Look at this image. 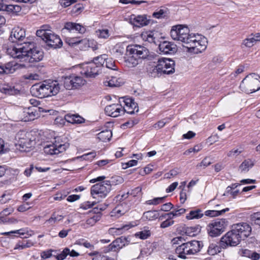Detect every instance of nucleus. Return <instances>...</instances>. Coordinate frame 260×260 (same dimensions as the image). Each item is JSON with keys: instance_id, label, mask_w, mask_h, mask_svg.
Returning <instances> with one entry per match:
<instances>
[{"instance_id": "nucleus-47", "label": "nucleus", "mask_w": 260, "mask_h": 260, "mask_svg": "<svg viewBox=\"0 0 260 260\" xmlns=\"http://www.w3.org/2000/svg\"><path fill=\"white\" fill-rule=\"evenodd\" d=\"M136 236L141 239L145 240L150 236V232L149 231H143L137 233Z\"/></svg>"}, {"instance_id": "nucleus-18", "label": "nucleus", "mask_w": 260, "mask_h": 260, "mask_svg": "<svg viewBox=\"0 0 260 260\" xmlns=\"http://www.w3.org/2000/svg\"><path fill=\"white\" fill-rule=\"evenodd\" d=\"M158 49L164 54H174L177 51L176 45L167 41L160 42L158 44Z\"/></svg>"}, {"instance_id": "nucleus-38", "label": "nucleus", "mask_w": 260, "mask_h": 260, "mask_svg": "<svg viewBox=\"0 0 260 260\" xmlns=\"http://www.w3.org/2000/svg\"><path fill=\"white\" fill-rule=\"evenodd\" d=\"M107 59V55L103 54L100 56L94 57L93 61H95V63L97 64V66L100 67L101 70L104 64L105 63Z\"/></svg>"}, {"instance_id": "nucleus-49", "label": "nucleus", "mask_w": 260, "mask_h": 260, "mask_svg": "<svg viewBox=\"0 0 260 260\" xmlns=\"http://www.w3.org/2000/svg\"><path fill=\"white\" fill-rule=\"evenodd\" d=\"M66 42L70 46H73L75 45H77L80 43L81 40H79V39L77 38H69L66 39Z\"/></svg>"}, {"instance_id": "nucleus-16", "label": "nucleus", "mask_w": 260, "mask_h": 260, "mask_svg": "<svg viewBox=\"0 0 260 260\" xmlns=\"http://www.w3.org/2000/svg\"><path fill=\"white\" fill-rule=\"evenodd\" d=\"M126 110L122 108L119 104H112L107 106L105 108V112L108 116L117 117L121 115V113H124Z\"/></svg>"}, {"instance_id": "nucleus-17", "label": "nucleus", "mask_w": 260, "mask_h": 260, "mask_svg": "<svg viewBox=\"0 0 260 260\" xmlns=\"http://www.w3.org/2000/svg\"><path fill=\"white\" fill-rule=\"evenodd\" d=\"M39 114L36 107H29L23 109L21 117L23 121L27 122L35 120L39 117Z\"/></svg>"}, {"instance_id": "nucleus-3", "label": "nucleus", "mask_w": 260, "mask_h": 260, "mask_svg": "<svg viewBox=\"0 0 260 260\" xmlns=\"http://www.w3.org/2000/svg\"><path fill=\"white\" fill-rule=\"evenodd\" d=\"M252 228L247 222H239L234 224L231 229L220 239L221 246L223 249L229 246H236L242 240H244L250 236Z\"/></svg>"}, {"instance_id": "nucleus-45", "label": "nucleus", "mask_w": 260, "mask_h": 260, "mask_svg": "<svg viewBox=\"0 0 260 260\" xmlns=\"http://www.w3.org/2000/svg\"><path fill=\"white\" fill-rule=\"evenodd\" d=\"M121 241V239L117 238L111 243V247H113L115 251L124 246V244H120Z\"/></svg>"}, {"instance_id": "nucleus-56", "label": "nucleus", "mask_w": 260, "mask_h": 260, "mask_svg": "<svg viewBox=\"0 0 260 260\" xmlns=\"http://www.w3.org/2000/svg\"><path fill=\"white\" fill-rule=\"evenodd\" d=\"M174 223V221L172 218H167L166 220L162 222L160 224V227L162 229L166 228L172 225Z\"/></svg>"}, {"instance_id": "nucleus-12", "label": "nucleus", "mask_w": 260, "mask_h": 260, "mask_svg": "<svg viewBox=\"0 0 260 260\" xmlns=\"http://www.w3.org/2000/svg\"><path fill=\"white\" fill-rule=\"evenodd\" d=\"M31 134L30 132L20 131L17 135L16 137L18 139V143L22 151H27V148H30L35 144V139L30 137Z\"/></svg>"}, {"instance_id": "nucleus-58", "label": "nucleus", "mask_w": 260, "mask_h": 260, "mask_svg": "<svg viewBox=\"0 0 260 260\" xmlns=\"http://www.w3.org/2000/svg\"><path fill=\"white\" fill-rule=\"evenodd\" d=\"M107 207L108 205L106 204L98 205L96 207L93 208L91 211L92 212L101 213V211L105 210Z\"/></svg>"}, {"instance_id": "nucleus-25", "label": "nucleus", "mask_w": 260, "mask_h": 260, "mask_svg": "<svg viewBox=\"0 0 260 260\" xmlns=\"http://www.w3.org/2000/svg\"><path fill=\"white\" fill-rule=\"evenodd\" d=\"M169 9L165 6L158 8L152 14V16L157 19L168 18L169 17Z\"/></svg>"}, {"instance_id": "nucleus-31", "label": "nucleus", "mask_w": 260, "mask_h": 260, "mask_svg": "<svg viewBox=\"0 0 260 260\" xmlns=\"http://www.w3.org/2000/svg\"><path fill=\"white\" fill-rule=\"evenodd\" d=\"M159 213L156 210H149L144 212L142 218L148 220H153L158 218Z\"/></svg>"}, {"instance_id": "nucleus-46", "label": "nucleus", "mask_w": 260, "mask_h": 260, "mask_svg": "<svg viewBox=\"0 0 260 260\" xmlns=\"http://www.w3.org/2000/svg\"><path fill=\"white\" fill-rule=\"evenodd\" d=\"M84 7L82 3L76 4L73 7L72 13L76 15L80 14L84 9Z\"/></svg>"}, {"instance_id": "nucleus-13", "label": "nucleus", "mask_w": 260, "mask_h": 260, "mask_svg": "<svg viewBox=\"0 0 260 260\" xmlns=\"http://www.w3.org/2000/svg\"><path fill=\"white\" fill-rule=\"evenodd\" d=\"M69 146V143H64L62 144L59 141L58 139V142L56 140L55 143L45 145L44 147V151L46 154L49 155L58 154L66 151Z\"/></svg>"}, {"instance_id": "nucleus-27", "label": "nucleus", "mask_w": 260, "mask_h": 260, "mask_svg": "<svg viewBox=\"0 0 260 260\" xmlns=\"http://www.w3.org/2000/svg\"><path fill=\"white\" fill-rule=\"evenodd\" d=\"M34 242L31 240H27L25 238L17 243L14 249L22 250L27 248L31 247L34 245Z\"/></svg>"}, {"instance_id": "nucleus-26", "label": "nucleus", "mask_w": 260, "mask_h": 260, "mask_svg": "<svg viewBox=\"0 0 260 260\" xmlns=\"http://www.w3.org/2000/svg\"><path fill=\"white\" fill-rule=\"evenodd\" d=\"M0 91L7 95H16L19 93V90L15 89V87L8 84L0 85Z\"/></svg>"}, {"instance_id": "nucleus-48", "label": "nucleus", "mask_w": 260, "mask_h": 260, "mask_svg": "<svg viewBox=\"0 0 260 260\" xmlns=\"http://www.w3.org/2000/svg\"><path fill=\"white\" fill-rule=\"evenodd\" d=\"M146 41L151 43H153L156 45L158 42L157 39L154 36V33L152 31L147 35Z\"/></svg>"}, {"instance_id": "nucleus-51", "label": "nucleus", "mask_w": 260, "mask_h": 260, "mask_svg": "<svg viewBox=\"0 0 260 260\" xmlns=\"http://www.w3.org/2000/svg\"><path fill=\"white\" fill-rule=\"evenodd\" d=\"M63 218L62 215H56L55 213L52 214L51 217L47 220L50 223H55L56 221L61 220Z\"/></svg>"}, {"instance_id": "nucleus-29", "label": "nucleus", "mask_w": 260, "mask_h": 260, "mask_svg": "<svg viewBox=\"0 0 260 260\" xmlns=\"http://www.w3.org/2000/svg\"><path fill=\"white\" fill-rule=\"evenodd\" d=\"M98 138L101 141H109L112 137V133L110 130L106 129L99 133L98 135Z\"/></svg>"}, {"instance_id": "nucleus-37", "label": "nucleus", "mask_w": 260, "mask_h": 260, "mask_svg": "<svg viewBox=\"0 0 260 260\" xmlns=\"http://www.w3.org/2000/svg\"><path fill=\"white\" fill-rule=\"evenodd\" d=\"M3 68L5 70V74H13L16 71V67H15L14 64L12 62H9L3 65Z\"/></svg>"}, {"instance_id": "nucleus-40", "label": "nucleus", "mask_w": 260, "mask_h": 260, "mask_svg": "<svg viewBox=\"0 0 260 260\" xmlns=\"http://www.w3.org/2000/svg\"><path fill=\"white\" fill-rule=\"evenodd\" d=\"M56 252L57 250L49 249L47 250L43 251L40 254V256L42 259H45L47 258H50L52 256H54L52 254V252H54L55 253H56Z\"/></svg>"}, {"instance_id": "nucleus-63", "label": "nucleus", "mask_w": 260, "mask_h": 260, "mask_svg": "<svg viewBox=\"0 0 260 260\" xmlns=\"http://www.w3.org/2000/svg\"><path fill=\"white\" fill-rule=\"evenodd\" d=\"M137 163H138V161L137 160L132 159L129 161H128L127 162H126L124 164H123V165H122L123 168L125 169L128 168L129 167H133L134 166L137 165Z\"/></svg>"}, {"instance_id": "nucleus-33", "label": "nucleus", "mask_w": 260, "mask_h": 260, "mask_svg": "<svg viewBox=\"0 0 260 260\" xmlns=\"http://www.w3.org/2000/svg\"><path fill=\"white\" fill-rule=\"evenodd\" d=\"M132 226L129 224H125L119 228H110L108 232L110 234L118 235L122 234L123 231L128 230Z\"/></svg>"}, {"instance_id": "nucleus-64", "label": "nucleus", "mask_w": 260, "mask_h": 260, "mask_svg": "<svg viewBox=\"0 0 260 260\" xmlns=\"http://www.w3.org/2000/svg\"><path fill=\"white\" fill-rule=\"evenodd\" d=\"M96 156V153L95 152H91L90 153L84 154L82 156V157L84 160H92Z\"/></svg>"}, {"instance_id": "nucleus-59", "label": "nucleus", "mask_w": 260, "mask_h": 260, "mask_svg": "<svg viewBox=\"0 0 260 260\" xmlns=\"http://www.w3.org/2000/svg\"><path fill=\"white\" fill-rule=\"evenodd\" d=\"M39 76L37 74L29 73L23 76L24 79L29 80H36L39 79Z\"/></svg>"}, {"instance_id": "nucleus-61", "label": "nucleus", "mask_w": 260, "mask_h": 260, "mask_svg": "<svg viewBox=\"0 0 260 260\" xmlns=\"http://www.w3.org/2000/svg\"><path fill=\"white\" fill-rule=\"evenodd\" d=\"M141 187L138 186L131 190L130 191H128L127 194L133 196V197H136L141 193Z\"/></svg>"}, {"instance_id": "nucleus-50", "label": "nucleus", "mask_w": 260, "mask_h": 260, "mask_svg": "<svg viewBox=\"0 0 260 260\" xmlns=\"http://www.w3.org/2000/svg\"><path fill=\"white\" fill-rule=\"evenodd\" d=\"M211 164L212 162L211 161V158L209 157H206L202 160V161L200 164H199L197 166V167H201L203 166L204 168H206L208 166L210 165Z\"/></svg>"}, {"instance_id": "nucleus-2", "label": "nucleus", "mask_w": 260, "mask_h": 260, "mask_svg": "<svg viewBox=\"0 0 260 260\" xmlns=\"http://www.w3.org/2000/svg\"><path fill=\"white\" fill-rule=\"evenodd\" d=\"M25 46L21 47H14L8 48L7 52L14 58L20 61H28L29 63L37 62L44 57V52L39 47L35 46L33 42L25 43Z\"/></svg>"}, {"instance_id": "nucleus-23", "label": "nucleus", "mask_w": 260, "mask_h": 260, "mask_svg": "<svg viewBox=\"0 0 260 260\" xmlns=\"http://www.w3.org/2000/svg\"><path fill=\"white\" fill-rule=\"evenodd\" d=\"M61 79L63 81L64 87L66 89L71 90L77 88L74 84L73 74L68 73L61 76Z\"/></svg>"}, {"instance_id": "nucleus-6", "label": "nucleus", "mask_w": 260, "mask_h": 260, "mask_svg": "<svg viewBox=\"0 0 260 260\" xmlns=\"http://www.w3.org/2000/svg\"><path fill=\"white\" fill-rule=\"evenodd\" d=\"M36 35L45 42L47 45L50 48L55 49L62 46V42L59 37L50 29L43 28L38 30Z\"/></svg>"}, {"instance_id": "nucleus-11", "label": "nucleus", "mask_w": 260, "mask_h": 260, "mask_svg": "<svg viewBox=\"0 0 260 260\" xmlns=\"http://www.w3.org/2000/svg\"><path fill=\"white\" fill-rule=\"evenodd\" d=\"M25 38V29L20 27H15L11 32L9 40L12 43L16 44V46H14L9 48L12 49L14 47H21L25 46V43L28 42L23 41Z\"/></svg>"}, {"instance_id": "nucleus-44", "label": "nucleus", "mask_w": 260, "mask_h": 260, "mask_svg": "<svg viewBox=\"0 0 260 260\" xmlns=\"http://www.w3.org/2000/svg\"><path fill=\"white\" fill-rule=\"evenodd\" d=\"M56 253L57 254L56 255H54V256H55V257L57 260H63L66 258L69 253V248L66 247L64 248L61 253L57 254V252Z\"/></svg>"}, {"instance_id": "nucleus-52", "label": "nucleus", "mask_w": 260, "mask_h": 260, "mask_svg": "<svg viewBox=\"0 0 260 260\" xmlns=\"http://www.w3.org/2000/svg\"><path fill=\"white\" fill-rule=\"evenodd\" d=\"M202 146L200 145H195L192 148H189V149L186 150L184 152V155H188L190 153L192 152H199L200 150L202 149Z\"/></svg>"}, {"instance_id": "nucleus-53", "label": "nucleus", "mask_w": 260, "mask_h": 260, "mask_svg": "<svg viewBox=\"0 0 260 260\" xmlns=\"http://www.w3.org/2000/svg\"><path fill=\"white\" fill-rule=\"evenodd\" d=\"M106 67L110 69L116 70V69L115 68V64L114 61L113 60L112 58H107L105 62Z\"/></svg>"}, {"instance_id": "nucleus-24", "label": "nucleus", "mask_w": 260, "mask_h": 260, "mask_svg": "<svg viewBox=\"0 0 260 260\" xmlns=\"http://www.w3.org/2000/svg\"><path fill=\"white\" fill-rule=\"evenodd\" d=\"M201 231V226L200 225H196L193 226H186L184 225L182 227V232L186 236L190 237H194L199 234Z\"/></svg>"}, {"instance_id": "nucleus-5", "label": "nucleus", "mask_w": 260, "mask_h": 260, "mask_svg": "<svg viewBox=\"0 0 260 260\" xmlns=\"http://www.w3.org/2000/svg\"><path fill=\"white\" fill-rule=\"evenodd\" d=\"M240 89L247 93H251L260 89V76L251 73L246 76L241 81Z\"/></svg>"}, {"instance_id": "nucleus-7", "label": "nucleus", "mask_w": 260, "mask_h": 260, "mask_svg": "<svg viewBox=\"0 0 260 260\" xmlns=\"http://www.w3.org/2000/svg\"><path fill=\"white\" fill-rule=\"evenodd\" d=\"M112 184L110 180H106L92 185L90 188V194L93 198L98 199L97 202L105 198L111 190Z\"/></svg>"}, {"instance_id": "nucleus-54", "label": "nucleus", "mask_w": 260, "mask_h": 260, "mask_svg": "<svg viewBox=\"0 0 260 260\" xmlns=\"http://www.w3.org/2000/svg\"><path fill=\"white\" fill-rule=\"evenodd\" d=\"M2 7L0 8V11L1 10H4L10 13H13V10L15 9V7L13 5H5L3 3H2Z\"/></svg>"}, {"instance_id": "nucleus-1", "label": "nucleus", "mask_w": 260, "mask_h": 260, "mask_svg": "<svg viewBox=\"0 0 260 260\" xmlns=\"http://www.w3.org/2000/svg\"><path fill=\"white\" fill-rule=\"evenodd\" d=\"M127 58L125 60L126 66L129 68L136 67L142 59L154 60L153 62H160L165 70H172L175 72L174 60L169 58H160L156 55H151L149 50L145 47L138 45H130L126 47Z\"/></svg>"}, {"instance_id": "nucleus-21", "label": "nucleus", "mask_w": 260, "mask_h": 260, "mask_svg": "<svg viewBox=\"0 0 260 260\" xmlns=\"http://www.w3.org/2000/svg\"><path fill=\"white\" fill-rule=\"evenodd\" d=\"M176 253L178 254V257L182 259H186V255L193 254V250L190 249L189 243H183L178 246L175 250Z\"/></svg>"}, {"instance_id": "nucleus-41", "label": "nucleus", "mask_w": 260, "mask_h": 260, "mask_svg": "<svg viewBox=\"0 0 260 260\" xmlns=\"http://www.w3.org/2000/svg\"><path fill=\"white\" fill-rule=\"evenodd\" d=\"M128 108V110L126 112L129 114H133L137 113L139 111V107L138 104L135 102H132V104L129 105Z\"/></svg>"}, {"instance_id": "nucleus-20", "label": "nucleus", "mask_w": 260, "mask_h": 260, "mask_svg": "<svg viewBox=\"0 0 260 260\" xmlns=\"http://www.w3.org/2000/svg\"><path fill=\"white\" fill-rule=\"evenodd\" d=\"M61 31L62 32L68 31L71 32L77 31L80 34H83L85 32L86 28L79 23L67 22L64 23V27Z\"/></svg>"}, {"instance_id": "nucleus-22", "label": "nucleus", "mask_w": 260, "mask_h": 260, "mask_svg": "<svg viewBox=\"0 0 260 260\" xmlns=\"http://www.w3.org/2000/svg\"><path fill=\"white\" fill-rule=\"evenodd\" d=\"M172 70H165L162 67V64L160 62H157L156 66L150 72V76L152 77L156 78L159 77L162 75H170L172 74Z\"/></svg>"}, {"instance_id": "nucleus-32", "label": "nucleus", "mask_w": 260, "mask_h": 260, "mask_svg": "<svg viewBox=\"0 0 260 260\" xmlns=\"http://www.w3.org/2000/svg\"><path fill=\"white\" fill-rule=\"evenodd\" d=\"M203 215L204 214L202 213V211L200 209H198L190 211L189 213L186 216V218L188 220L199 219L202 218Z\"/></svg>"}, {"instance_id": "nucleus-62", "label": "nucleus", "mask_w": 260, "mask_h": 260, "mask_svg": "<svg viewBox=\"0 0 260 260\" xmlns=\"http://www.w3.org/2000/svg\"><path fill=\"white\" fill-rule=\"evenodd\" d=\"M111 179H112V180L110 181H111V183L112 184H121V183H123V179L120 176H115L114 177H112Z\"/></svg>"}, {"instance_id": "nucleus-60", "label": "nucleus", "mask_w": 260, "mask_h": 260, "mask_svg": "<svg viewBox=\"0 0 260 260\" xmlns=\"http://www.w3.org/2000/svg\"><path fill=\"white\" fill-rule=\"evenodd\" d=\"M173 205L171 202H169L163 204L161 206L160 210L167 212L170 211L171 209H173Z\"/></svg>"}, {"instance_id": "nucleus-4", "label": "nucleus", "mask_w": 260, "mask_h": 260, "mask_svg": "<svg viewBox=\"0 0 260 260\" xmlns=\"http://www.w3.org/2000/svg\"><path fill=\"white\" fill-rule=\"evenodd\" d=\"M60 90V85L56 80H45L33 85L30 88L32 95L44 98L57 94Z\"/></svg>"}, {"instance_id": "nucleus-14", "label": "nucleus", "mask_w": 260, "mask_h": 260, "mask_svg": "<svg viewBox=\"0 0 260 260\" xmlns=\"http://www.w3.org/2000/svg\"><path fill=\"white\" fill-rule=\"evenodd\" d=\"M101 69L95 63V61L86 62L82 65L81 74L87 78H93L99 75Z\"/></svg>"}, {"instance_id": "nucleus-30", "label": "nucleus", "mask_w": 260, "mask_h": 260, "mask_svg": "<svg viewBox=\"0 0 260 260\" xmlns=\"http://www.w3.org/2000/svg\"><path fill=\"white\" fill-rule=\"evenodd\" d=\"M188 243H189V245L190 246V249L193 250V254L199 252L201 250V249L203 246V244L202 241L192 240L188 242Z\"/></svg>"}, {"instance_id": "nucleus-19", "label": "nucleus", "mask_w": 260, "mask_h": 260, "mask_svg": "<svg viewBox=\"0 0 260 260\" xmlns=\"http://www.w3.org/2000/svg\"><path fill=\"white\" fill-rule=\"evenodd\" d=\"M130 21L134 26L138 27H142L148 25L150 21L147 18L146 15H132L131 16Z\"/></svg>"}, {"instance_id": "nucleus-8", "label": "nucleus", "mask_w": 260, "mask_h": 260, "mask_svg": "<svg viewBox=\"0 0 260 260\" xmlns=\"http://www.w3.org/2000/svg\"><path fill=\"white\" fill-rule=\"evenodd\" d=\"M190 38V41L186 45H183L184 47L196 53H201L206 49L207 41L205 37L197 34H193Z\"/></svg>"}, {"instance_id": "nucleus-34", "label": "nucleus", "mask_w": 260, "mask_h": 260, "mask_svg": "<svg viewBox=\"0 0 260 260\" xmlns=\"http://www.w3.org/2000/svg\"><path fill=\"white\" fill-rule=\"evenodd\" d=\"M221 248L222 247L221 246L220 243L219 245H217L215 243H212L210 244L207 252L209 255H214L219 253L221 251Z\"/></svg>"}, {"instance_id": "nucleus-9", "label": "nucleus", "mask_w": 260, "mask_h": 260, "mask_svg": "<svg viewBox=\"0 0 260 260\" xmlns=\"http://www.w3.org/2000/svg\"><path fill=\"white\" fill-rule=\"evenodd\" d=\"M170 35L173 40L181 41L186 45L189 41H190V38L193 34H189V30L187 26L177 25L172 27Z\"/></svg>"}, {"instance_id": "nucleus-57", "label": "nucleus", "mask_w": 260, "mask_h": 260, "mask_svg": "<svg viewBox=\"0 0 260 260\" xmlns=\"http://www.w3.org/2000/svg\"><path fill=\"white\" fill-rule=\"evenodd\" d=\"M98 35L99 38L107 39L109 36V30L107 29H102L99 30V31H97Z\"/></svg>"}, {"instance_id": "nucleus-10", "label": "nucleus", "mask_w": 260, "mask_h": 260, "mask_svg": "<svg viewBox=\"0 0 260 260\" xmlns=\"http://www.w3.org/2000/svg\"><path fill=\"white\" fill-rule=\"evenodd\" d=\"M227 222V220L224 218L212 220L207 226L208 235L212 237L220 235L225 231Z\"/></svg>"}, {"instance_id": "nucleus-42", "label": "nucleus", "mask_w": 260, "mask_h": 260, "mask_svg": "<svg viewBox=\"0 0 260 260\" xmlns=\"http://www.w3.org/2000/svg\"><path fill=\"white\" fill-rule=\"evenodd\" d=\"M256 43L255 40L252 37V35H250L248 37L245 39L243 42V44L247 47H251Z\"/></svg>"}, {"instance_id": "nucleus-55", "label": "nucleus", "mask_w": 260, "mask_h": 260, "mask_svg": "<svg viewBox=\"0 0 260 260\" xmlns=\"http://www.w3.org/2000/svg\"><path fill=\"white\" fill-rule=\"evenodd\" d=\"M96 204L95 201L90 202L89 201H86L81 204V208L84 210H87L89 208L92 207L95 204Z\"/></svg>"}, {"instance_id": "nucleus-28", "label": "nucleus", "mask_w": 260, "mask_h": 260, "mask_svg": "<svg viewBox=\"0 0 260 260\" xmlns=\"http://www.w3.org/2000/svg\"><path fill=\"white\" fill-rule=\"evenodd\" d=\"M254 165V160L251 159L244 160L239 166L241 172H247Z\"/></svg>"}, {"instance_id": "nucleus-43", "label": "nucleus", "mask_w": 260, "mask_h": 260, "mask_svg": "<svg viewBox=\"0 0 260 260\" xmlns=\"http://www.w3.org/2000/svg\"><path fill=\"white\" fill-rule=\"evenodd\" d=\"M74 84L75 86H76L77 88L82 86L86 82L85 80H84L82 77L78 76L75 74H74Z\"/></svg>"}, {"instance_id": "nucleus-36", "label": "nucleus", "mask_w": 260, "mask_h": 260, "mask_svg": "<svg viewBox=\"0 0 260 260\" xmlns=\"http://www.w3.org/2000/svg\"><path fill=\"white\" fill-rule=\"evenodd\" d=\"M249 219L252 224L260 227V212L251 214L250 215Z\"/></svg>"}, {"instance_id": "nucleus-39", "label": "nucleus", "mask_w": 260, "mask_h": 260, "mask_svg": "<svg viewBox=\"0 0 260 260\" xmlns=\"http://www.w3.org/2000/svg\"><path fill=\"white\" fill-rule=\"evenodd\" d=\"M166 197L155 198L152 200L146 201L145 204L147 205H157L159 204L164 202Z\"/></svg>"}, {"instance_id": "nucleus-35", "label": "nucleus", "mask_w": 260, "mask_h": 260, "mask_svg": "<svg viewBox=\"0 0 260 260\" xmlns=\"http://www.w3.org/2000/svg\"><path fill=\"white\" fill-rule=\"evenodd\" d=\"M179 206H177V208L174 209V210L168 213L167 215H169V218L173 219L174 217L180 216L181 215L184 213L186 210L184 208L178 209Z\"/></svg>"}, {"instance_id": "nucleus-15", "label": "nucleus", "mask_w": 260, "mask_h": 260, "mask_svg": "<svg viewBox=\"0 0 260 260\" xmlns=\"http://www.w3.org/2000/svg\"><path fill=\"white\" fill-rule=\"evenodd\" d=\"M85 119L77 114L68 113L64 115V118L57 117L55 121L60 124H64L65 121L72 124H81L85 122Z\"/></svg>"}]
</instances>
